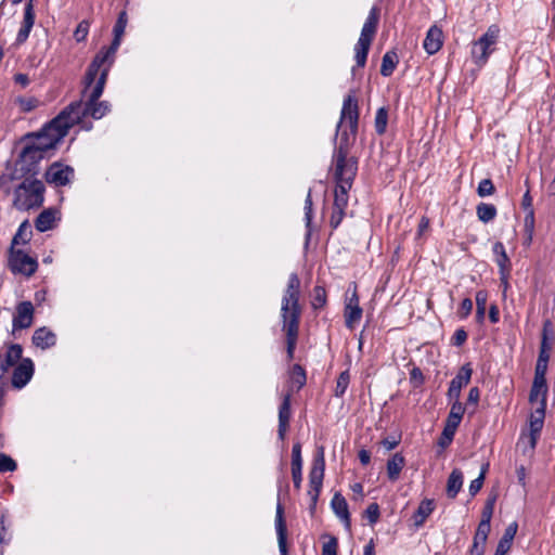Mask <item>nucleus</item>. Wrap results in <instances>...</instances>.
Returning a JSON list of instances; mask_svg holds the SVG:
<instances>
[{
    "label": "nucleus",
    "mask_w": 555,
    "mask_h": 555,
    "mask_svg": "<svg viewBox=\"0 0 555 555\" xmlns=\"http://www.w3.org/2000/svg\"><path fill=\"white\" fill-rule=\"evenodd\" d=\"M480 399V390L478 387H472L469 389L468 396H467V403L468 404H478Z\"/></svg>",
    "instance_id": "69168bd1"
},
{
    "label": "nucleus",
    "mask_w": 555,
    "mask_h": 555,
    "mask_svg": "<svg viewBox=\"0 0 555 555\" xmlns=\"http://www.w3.org/2000/svg\"><path fill=\"white\" fill-rule=\"evenodd\" d=\"M46 157L48 156L40 153V149H33L24 143V147L15 162L14 170L10 176L11 180L37 178L40 172V162Z\"/></svg>",
    "instance_id": "1a4fd4ad"
},
{
    "label": "nucleus",
    "mask_w": 555,
    "mask_h": 555,
    "mask_svg": "<svg viewBox=\"0 0 555 555\" xmlns=\"http://www.w3.org/2000/svg\"><path fill=\"white\" fill-rule=\"evenodd\" d=\"M291 400H292V392L287 391L283 396L282 403L279 408L278 437L282 441L285 439L286 431H287V428L289 425V420L292 416Z\"/></svg>",
    "instance_id": "412c9836"
},
{
    "label": "nucleus",
    "mask_w": 555,
    "mask_h": 555,
    "mask_svg": "<svg viewBox=\"0 0 555 555\" xmlns=\"http://www.w3.org/2000/svg\"><path fill=\"white\" fill-rule=\"evenodd\" d=\"M73 108L74 106L64 107L56 117L47 122L39 131L25 134L24 143L33 149H40V153L49 156L50 152L56 149L73 127V121L67 118Z\"/></svg>",
    "instance_id": "7ed1b4c3"
},
{
    "label": "nucleus",
    "mask_w": 555,
    "mask_h": 555,
    "mask_svg": "<svg viewBox=\"0 0 555 555\" xmlns=\"http://www.w3.org/2000/svg\"><path fill=\"white\" fill-rule=\"evenodd\" d=\"M488 294L486 291H478L476 293V321L482 323L486 314Z\"/></svg>",
    "instance_id": "e433bc0d"
},
{
    "label": "nucleus",
    "mask_w": 555,
    "mask_h": 555,
    "mask_svg": "<svg viewBox=\"0 0 555 555\" xmlns=\"http://www.w3.org/2000/svg\"><path fill=\"white\" fill-rule=\"evenodd\" d=\"M449 401L451 402V409L449 413L463 418L465 413V405L460 401V399H452Z\"/></svg>",
    "instance_id": "4d7b16f0"
},
{
    "label": "nucleus",
    "mask_w": 555,
    "mask_h": 555,
    "mask_svg": "<svg viewBox=\"0 0 555 555\" xmlns=\"http://www.w3.org/2000/svg\"><path fill=\"white\" fill-rule=\"evenodd\" d=\"M500 29L496 25L488 27L487 31L472 43L470 56L478 67H483L495 50Z\"/></svg>",
    "instance_id": "9d476101"
},
{
    "label": "nucleus",
    "mask_w": 555,
    "mask_h": 555,
    "mask_svg": "<svg viewBox=\"0 0 555 555\" xmlns=\"http://www.w3.org/2000/svg\"><path fill=\"white\" fill-rule=\"evenodd\" d=\"M23 348L20 344H11L4 354V359L8 363L15 365L18 361H22Z\"/></svg>",
    "instance_id": "a19ab883"
},
{
    "label": "nucleus",
    "mask_w": 555,
    "mask_h": 555,
    "mask_svg": "<svg viewBox=\"0 0 555 555\" xmlns=\"http://www.w3.org/2000/svg\"><path fill=\"white\" fill-rule=\"evenodd\" d=\"M473 310V301L470 298H464L459 309V315L461 319L467 318Z\"/></svg>",
    "instance_id": "13d9d810"
},
{
    "label": "nucleus",
    "mask_w": 555,
    "mask_h": 555,
    "mask_svg": "<svg viewBox=\"0 0 555 555\" xmlns=\"http://www.w3.org/2000/svg\"><path fill=\"white\" fill-rule=\"evenodd\" d=\"M378 22L379 10L377 7H372L361 29L360 37L354 46L356 66L351 68V75L353 77L356 76L357 68H363L366 64L367 54L376 34Z\"/></svg>",
    "instance_id": "6e6552de"
},
{
    "label": "nucleus",
    "mask_w": 555,
    "mask_h": 555,
    "mask_svg": "<svg viewBox=\"0 0 555 555\" xmlns=\"http://www.w3.org/2000/svg\"><path fill=\"white\" fill-rule=\"evenodd\" d=\"M387 124H388V109L384 106L379 107L376 111L375 122H374L376 133L379 135L384 134L387 129Z\"/></svg>",
    "instance_id": "4c0bfd02"
},
{
    "label": "nucleus",
    "mask_w": 555,
    "mask_h": 555,
    "mask_svg": "<svg viewBox=\"0 0 555 555\" xmlns=\"http://www.w3.org/2000/svg\"><path fill=\"white\" fill-rule=\"evenodd\" d=\"M325 472V455H324V447H318L317 454L313 459L312 467L309 473V487L308 495L310 498V513L314 514L317 508V503L319 500V495L323 486V478Z\"/></svg>",
    "instance_id": "9b49d317"
},
{
    "label": "nucleus",
    "mask_w": 555,
    "mask_h": 555,
    "mask_svg": "<svg viewBox=\"0 0 555 555\" xmlns=\"http://www.w3.org/2000/svg\"><path fill=\"white\" fill-rule=\"evenodd\" d=\"M275 530L278 535V544L280 555H288L287 551V527L284 519V507L281 504L280 500L276 504V513H275Z\"/></svg>",
    "instance_id": "aec40b11"
},
{
    "label": "nucleus",
    "mask_w": 555,
    "mask_h": 555,
    "mask_svg": "<svg viewBox=\"0 0 555 555\" xmlns=\"http://www.w3.org/2000/svg\"><path fill=\"white\" fill-rule=\"evenodd\" d=\"M442 30L437 26H431L426 34V37L423 41L424 50L433 55L437 53L442 47Z\"/></svg>",
    "instance_id": "393cba45"
},
{
    "label": "nucleus",
    "mask_w": 555,
    "mask_h": 555,
    "mask_svg": "<svg viewBox=\"0 0 555 555\" xmlns=\"http://www.w3.org/2000/svg\"><path fill=\"white\" fill-rule=\"evenodd\" d=\"M311 305L314 310L321 309L326 305V291L323 286H314Z\"/></svg>",
    "instance_id": "79ce46f5"
},
{
    "label": "nucleus",
    "mask_w": 555,
    "mask_h": 555,
    "mask_svg": "<svg viewBox=\"0 0 555 555\" xmlns=\"http://www.w3.org/2000/svg\"><path fill=\"white\" fill-rule=\"evenodd\" d=\"M455 433H456V430H453V429L448 428V427H443V430H442V434H441V436L439 438L438 444L441 448H447L452 442Z\"/></svg>",
    "instance_id": "5fc2aeb1"
},
{
    "label": "nucleus",
    "mask_w": 555,
    "mask_h": 555,
    "mask_svg": "<svg viewBox=\"0 0 555 555\" xmlns=\"http://www.w3.org/2000/svg\"><path fill=\"white\" fill-rule=\"evenodd\" d=\"M517 530L518 524L516 521L511 522L506 527L502 538L499 540L494 554L506 555L508 553V551L512 547L514 538L517 533Z\"/></svg>",
    "instance_id": "bb28decb"
},
{
    "label": "nucleus",
    "mask_w": 555,
    "mask_h": 555,
    "mask_svg": "<svg viewBox=\"0 0 555 555\" xmlns=\"http://www.w3.org/2000/svg\"><path fill=\"white\" fill-rule=\"evenodd\" d=\"M398 63L399 59L395 51L386 52L382 60L380 75L384 77L391 76Z\"/></svg>",
    "instance_id": "473e14b6"
},
{
    "label": "nucleus",
    "mask_w": 555,
    "mask_h": 555,
    "mask_svg": "<svg viewBox=\"0 0 555 555\" xmlns=\"http://www.w3.org/2000/svg\"><path fill=\"white\" fill-rule=\"evenodd\" d=\"M530 218H524V245L530 246L533 240L535 220H529Z\"/></svg>",
    "instance_id": "49530a36"
},
{
    "label": "nucleus",
    "mask_w": 555,
    "mask_h": 555,
    "mask_svg": "<svg viewBox=\"0 0 555 555\" xmlns=\"http://www.w3.org/2000/svg\"><path fill=\"white\" fill-rule=\"evenodd\" d=\"M15 314L12 320L13 332L28 328L34 322V306L31 301L25 300L16 305Z\"/></svg>",
    "instance_id": "dca6fc26"
},
{
    "label": "nucleus",
    "mask_w": 555,
    "mask_h": 555,
    "mask_svg": "<svg viewBox=\"0 0 555 555\" xmlns=\"http://www.w3.org/2000/svg\"><path fill=\"white\" fill-rule=\"evenodd\" d=\"M111 68L101 67L93 83L85 91H81V96L85 98V103L81 100L74 101L67 106H74L73 111L67 115L68 120L73 121V126L80 122L83 117L90 116L93 119H101L111 111V104L107 101H100L103 94L106 80ZM85 86V79L82 80Z\"/></svg>",
    "instance_id": "f03ea898"
},
{
    "label": "nucleus",
    "mask_w": 555,
    "mask_h": 555,
    "mask_svg": "<svg viewBox=\"0 0 555 555\" xmlns=\"http://www.w3.org/2000/svg\"><path fill=\"white\" fill-rule=\"evenodd\" d=\"M483 482H485V479H483L482 474H479V476L477 478H475L474 480L470 481L469 493L472 496H475L480 491Z\"/></svg>",
    "instance_id": "052dcab7"
},
{
    "label": "nucleus",
    "mask_w": 555,
    "mask_h": 555,
    "mask_svg": "<svg viewBox=\"0 0 555 555\" xmlns=\"http://www.w3.org/2000/svg\"><path fill=\"white\" fill-rule=\"evenodd\" d=\"M476 214L481 222L488 223L496 217L498 210L493 204L479 203L476 207Z\"/></svg>",
    "instance_id": "f704fd0d"
},
{
    "label": "nucleus",
    "mask_w": 555,
    "mask_h": 555,
    "mask_svg": "<svg viewBox=\"0 0 555 555\" xmlns=\"http://www.w3.org/2000/svg\"><path fill=\"white\" fill-rule=\"evenodd\" d=\"M434 509H435L434 500H431V499L423 500L412 516L414 526L416 528L422 527L425 524L428 516L434 512Z\"/></svg>",
    "instance_id": "c85d7f7f"
},
{
    "label": "nucleus",
    "mask_w": 555,
    "mask_h": 555,
    "mask_svg": "<svg viewBox=\"0 0 555 555\" xmlns=\"http://www.w3.org/2000/svg\"><path fill=\"white\" fill-rule=\"evenodd\" d=\"M410 383H411L412 387L415 389L420 388L424 385L425 376L420 367L414 366L410 371Z\"/></svg>",
    "instance_id": "603ef678"
},
{
    "label": "nucleus",
    "mask_w": 555,
    "mask_h": 555,
    "mask_svg": "<svg viewBox=\"0 0 555 555\" xmlns=\"http://www.w3.org/2000/svg\"><path fill=\"white\" fill-rule=\"evenodd\" d=\"M31 236H33V231H31V227H30V223L28 220H24L16 233L14 234L13 238H12V243H11V246L15 247L17 245H25V244H28L31 240Z\"/></svg>",
    "instance_id": "2f4dec72"
},
{
    "label": "nucleus",
    "mask_w": 555,
    "mask_h": 555,
    "mask_svg": "<svg viewBox=\"0 0 555 555\" xmlns=\"http://www.w3.org/2000/svg\"><path fill=\"white\" fill-rule=\"evenodd\" d=\"M13 190L12 206L20 211L40 208L44 203L46 186L37 178H21Z\"/></svg>",
    "instance_id": "423d86ee"
},
{
    "label": "nucleus",
    "mask_w": 555,
    "mask_h": 555,
    "mask_svg": "<svg viewBox=\"0 0 555 555\" xmlns=\"http://www.w3.org/2000/svg\"><path fill=\"white\" fill-rule=\"evenodd\" d=\"M495 501H496L495 495L489 496L487 499L486 504L482 509V513H481V520L479 521V524H483L486 527L491 528V518L493 515Z\"/></svg>",
    "instance_id": "58836bf2"
},
{
    "label": "nucleus",
    "mask_w": 555,
    "mask_h": 555,
    "mask_svg": "<svg viewBox=\"0 0 555 555\" xmlns=\"http://www.w3.org/2000/svg\"><path fill=\"white\" fill-rule=\"evenodd\" d=\"M345 325L349 330H353L354 324L362 318V308L359 305L353 307H345Z\"/></svg>",
    "instance_id": "c9c22d12"
},
{
    "label": "nucleus",
    "mask_w": 555,
    "mask_h": 555,
    "mask_svg": "<svg viewBox=\"0 0 555 555\" xmlns=\"http://www.w3.org/2000/svg\"><path fill=\"white\" fill-rule=\"evenodd\" d=\"M350 382V375L348 371H344L339 374L336 387H335V396L343 397L348 388Z\"/></svg>",
    "instance_id": "37998d69"
},
{
    "label": "nucleus",
    "mask_w": 555,
    "mask_h": 555,
    "mask_svg": "<svg viewBox=\"0 0 555 555\" xmlns=\"http://www.w3.org/2000/svg\"><path fill=\"white\" fill-rule=\"evenodd\" d=\"M490 530V527H486L483 524H478L474 535L473 545L469 550L470 555H483Z\"/></svg>",
    "instance_id": "cd10ccee"
},
{
    "label": "nucleus",
    "mask_w": 555,
    "mask_h": 555,
    "mask_svg": "<svg viewBox=\"0 0 555 555\" xmlns=\"http://www.w3.org/2000/svg\"><path fill=\"white\" fill-rule=\"evenodd\" d=\"M380 516L379 505L371 503L364 511V517L369 520L370 525H375Z\"/></svg>",
    "instance_id": "3c124183"
},
{
    "label": "nucleus",
    "mask_w": 555,
    "mask_h": 555,
    "mask_svg": "<svg viewBox=\"0 0 555 555\" xmlns=\"http://www.w3.org/2000/svg\"><path fill=\"white\" fill-rule=\"evenodd\" d=\"M90 22L88 20H82L76 27L74 31V39L76 42H83L89 34Z\"/></svg>",
    "instance_id": "a18cd8bd"
},
{
    "label": "nucleus",
    "mask_w": 555,
    "mask_h": 555,
    "mask_svg": "<svg viewBox=\"0 0 555 555\" xmlns=\"http://www.w3.org/2000/svg\"><path fill=\"white\" fill-rule=\"evenodd\" d=\"M338 541L335 537H328V541L322 546V555H337Z\"/></svg>",
    "instance_id": "864d4df0"
},
{
    "label": "nucleus",
    "mask_w": 555,
    "mask_h": 555,
    "mask_svg": "<svg viewBox=\"0 0 555 555\" xmlns=\"http://www.w3.org/2000/svg\"><path fill=\"white\" fill-rule=\"evenodd\" d=\"M128 23V16L126 11H121L118 14L117 21L113 28L114 38L108 47H103L93 57L91 63L89 64L87 72L85 74V91H88V88L95 80L96 75L99 74L101 67L112 68L116 52L120 47L122 36L125 34V29Z\"/></svg>",
    "instance_id": "20e7f679"
},
{
    "label": "nucleus",
    "mask_w": 555,
    "mask_h": 555,
    "mask_svg": "<svg viewBox=\"0 0 555 555\" xmlns=\"http://www.w3.org/2000/svg\"><path fill=\"white\" fill-rule=\"evenodd\" d=\"M11 537L8 535V528L5 526V515H1L0 517V542L1 543H8L10 541Z\"/></svg>",
    "instance_id": "680f3d73"
},
{
    "label": "nucleus",
    "mask_w": 555,
    "mask_h": 555,
    "mask_svg": "<svg viewBox=\"0 0 555 555\" xmlns=\"http://www.w3.org/2000/svg\"><path fill=\"white\" fill-rule=\"evenodd\" d=\"M300 280L298 274L293 272L288 276L287 286L281 302V319L283 331L286 333V354L287 360L294 359V353L298 340L299 322L301 317Z\"/></svg>",
    "instance_id": "f257e3e1"
},
{
    "label": "nucleus",
    "mask_w": 555,
    "mask_h": 555,
    "mask_svg": "<svg viewBox=\"0 0 555 555\" xmlns=\"http://www.w3.org/2000/svg\"><path fill=\"white\" fill-rule=\"evenodd\" d=\"M17 468L16 462L5 453H0V473L14 472Z\"/></svg>",
    "instance_id": "8fccbe9b"
},
{
    "label": "nucleus",
    "mask_w": 555,
    "mask_h": 555,
    "mask_svg": "<svg viewBox=\"0 0 555 555\" xmlns=\"http://www.w3.org/2000/svg\"><path fill=\"white\" fill-rule=\"evenodd\" d=\"M550 354H544V351H540L535 364L534 376L545 377L547 371V364Z\"/></svg>",
    "instance_id": "c03bdc74"
},
{
    "label": "nucleus",
    "mask_w": 555,
    "mask_h": 555,
    "mask_svg": "<svg viewBox=\"0 0 555 555\" xmlns=\"http://www.w3.org/2000/svg\"><path fill=\"white\" fill-rule=\"evenodd\" d=\"M8 267L12 273L29 278L37 271L38 261L24 250L10 246Z\"/></svg>",
    "instance_id": "f8f14e48"
},
{
    "label": "nucleus",
    "mask_w": 555,
    "mask_h": 555,
    "mask_svg": "<svg viewBox=\"0 0 555 555\" xmlns=\"http://www.w3.org/2000/svg\"><path fill=\"white\" fill-rule=\"evenodd\" d=\"M405 465L404 456L401 453H395L387 461V476L389 480L397 481L400 477V473Z\"/></svg>",
    "instance_id": "c756f323"
},
{
    "label": "nucleus",
    "mask_w": 555,
    "mask_h": 555,
    "mask_svg": "<svg viewBox=\"0 0 555 555\" xmlns=\"http://www.w3.org/2000/svg\"><path fill=\"white\" fill-rule=\"evenodd\" d=\"M467 332L463 327H460L454 332L451 338V344L453 346L461 347L467 340Z\"/></svg>",
    "instance_id": "6e6d98bb"
},
{
    "label": "nucleus",
    "mask_w": 555,
    "mask_h": 555,
    "mask_svg": "<svg viewBox=\"0 0 555 555\" xmlns=\"http://www.w3.org/2000/svg\"><path fill=\"white\" fill-rule=\"evenodd\" d=\"M35 373V365L30 358H24L22 361L15 366L12 374V386L22 389L25 387L30 379L33 378Z\"/></svg>",
    "instance_id": "a211bd4d"
},
{
    "label": "nucleus",
    "mask_w": 555,
    "mask_h": 555,
    "mask_svg": "<svg viewBox=\"0 0 555 555\" xmlns=\"http://www.w3.org/2000/svg\"><path fill=\"white\" fill-rule=\"evenodd\" d=\"M473 374V370L470 367V364H464L455 377L452 378L449 385V389L447 392V397L449 400L452 399H460L461 390L463 387L467 386L470 382Z\"/></svg>",
    "instance_id": "6ab92c4d"
},
{
    "label": "nucleus",
    "mask_w": 555,
    "mask_h": 555,
    "mask_svg": "<svg viewBox=\"0 0 555 555\" xmlns=\"http://www.w3.org/2000/svg\"><path fill=\"white\" fill-rule=\"evenodd\" d=\"M532 202L533 199L530 195V191L527 190L521 199V207L526 211L525 218H530L529 220H535Z\"/></svg>",
    "instance_id": "de8ad7c7"
},
{
    "label": "nucleus",
    "mask_w": 555,
    "mask_h": 555,
    "mask_svg": "<svg viewBox=\"0 0 555 555\" xmlns=\"http://www.w3.org/2000/svg\"><path fill=\"white\" fill-rule=\"evenodd\" d=\"M495 192L494 184L491 179H482L477 188V194L480 197L490 196Z\"/></svg>",
    "instance_id": "09e8293b"
},
{
    "label": "nucleus",
    "mask_w": 555,
    "mask_h": 555,
    "mask_svg": "<svg viewBox=\"0 0 555 555\" xmlns=\"http://www.w3.org/2000/svg\"><path fill=\"white\" fill-rule=\"evenodd\" d=\"M348 140L347 131L343 130L339 144L334 149L333 166L336 185L351 188L358 172V160L353 156L348 157Z\"/></svg>",
    "instance_id": "0eeeda50"
},
{
    "label": "nucleus",
    "mask_w": 555,
    "mask_h": 555,
    "mask_svg": "<svg viewBox=\"0 0 555 555\" xmlns=\"http://www.w3.org/2000/svg\"><path fill=\"white\" fill-rule=\"evenodd\" d=\"M489 319L491 323L495 324L500 321V311L496 305H491L489 308Z\"/></svg>",
    "instance_id": "338daca9"
},
{
    "label": "nucleus",
    "mask_w": 555,
    "mask_h": 555,
    "mask_svg": "<svg viewBox=\"0 0 555 555\" xmlns=\"http://www.w3.org/2000/svg\"><path fill=\"white\" fill-rule=\"evenodd\" d=\"M74 178V168L60 162L52 163L44 172L46 182L56 188L70 184Z\"/></svg>",
    "instance_id": "4468645a"
},
{
    "label": "nucleus",
    "mask_w": 555,
    "mask_h": 555,
    "mask_svg": "<svg viewBox=\"0 0 555 555\" xmlns=\"http://www.w3.org/2000/svg\"><path fill=\"white\" fill-rule=\"evenodd\" d=\"M463 486V473L459 468H454L449 475L447 482V494L450 499H454L461 491Z\"/></svg>",
    "instance_id": "7c9ffc66"
},
{
    "label": "nucleus",
    "mask_w": 555,
    "mask_h": 555,
    "mask_svg": "<svg viewBox=\"0 0 555 555\" xmlns=\"http://www.w3.org/2000/svg\"><path fill=\"white\" fill-rule=\"evenodd\" d=\"M305 220H306V244H308L311 235V222H312V198H311V190H309L308 195L305 199Z\"/></svg>",
    "instance_id": "ea45409f"
},
{
    "label": "nucleus",
    "mask_w": 555,
    "mask_h": 555,
    "mask_svg": "<svg viewBox=\"0 0 555 555\" xmlns=\"http://www.w3.org/2000/svg\"><path fill=\"white\" fill-rule=\"evenodd\" d=\"M495 262H496V264L499 267V273H501V272H511L512 264H511V260H509L507 254L503 255L501 257H496L495 258Z\"/></svg>",
    "instance_id": "bf43d9fd"
},
{
    "label": "nucleus",
    "mask_w": 555,
    "mask_h": 555,
    "mask_svg": "<svg viewBox=\"0 0 555 555\" xmlns=\"http://www.w3.org/2000/svg\"><path fill=\"white\" fill-rule=\"evenodd\" d=\"M35 0H28L24 8V15L21 28L17 31L14 44L16 47L22 46L29 38L30 31L35 25L36 13H35Z\"/></svg>",
    "instance_id": "f3484780"
},
{
    "label": "nucleus",
    "mask_w": 555,
    "mask_h": 555,
    "mask_svg": "<svg viewBox=\"0 0 555 555\" xmlns=\"http://www.w3.org/2000/svg\"><path fill=\"white\" fill-rule=\"evenodd\" d=\"M547 385L545 377L534 376L529 393V402L537 403L535 409L529 417V446L531 450L535 449L544 425L546 411Z\"/></svg>",
    "instance_id": "39448f33"
},
{
    "label": "nucleus",
    "mask_w": 555,
    "mask_h": 555,
    "mask_svg": "<svg viewBox=\"0 0 555 555\" xmlns=\"http://www.w3.org/2000/svg\"><path fill=\"white\" fill-rule=\"evenodd\" d=\"M358 457L360 463L364 466L369 465L371 462V453L365 449L359 451Z\"/></svg>",
    "instance_id": "774afa93"
},
{
    "label": "nucleus",
    "mask_w": 555,
    "mask_h": 555,
    "mask_svg": "<svg viewBox=\"0 0 555 555\" xmlns=\"http://www.w3.org/2000/svg\"><path fill=\"white\" fill-rule=\"evenodd\" d=\"M331 507L334 514L344 522L345 527L349 530L351 526L350 513L348 503L340 492H336L331 501Z\"/></svg>",
    "instance_id": "b1692460"
},
{
    "label": "nucleus",
    "mask_w": 555,
    "mask_h": 555,
    "mask_svg": "<svg viewBox=\"0 0 555 555\" xmlns=\"http://www.w3.org/2000/svg\"><path fill=\"white\" fill-rule=\"evenodd\" d=\"M462 422V417H457L451 413H449L444 427L451 428L453 430H456Z\"/></svg>",
    "instance_id": "e2e57ef3"
},
{
    "label": "nucleus",
    "mask_w": 555,
    "mask_h": 555,
    "mask_svg": "<svg viewBox=\"0 0 555 555\" xmlns=\"http://www.w3.org/2000/svg\"><path fill=\"white\" fill-rule=\"evenodd\" d=\"M33 344L42 350L49 349L56 344V335L46 326L39 327L34 332Z\"/></svg>",
    "instance_id": "a878e982"
},
{
    "label": "nucleus",
    "mask_w": 555,
    "mask_h": 555,
    "mask_svg": "<svg viewBox=\"0 0 555 555\" xmlns=\"http://www.w3.org/2000/svg\"><path fill=\"white\" fill-rule=\"evenodd\" d=\"M350 189L351 188L344 185L335 186L333 210L330 218V225L333 230L340 225L344 217L346 216V209L349 201L348 192Z\"/></svg>",
    "instance_id": "2eb2a0df"
},
{
    "label": "nucleus",
    "mask_w": 555,
    "mask_h": 555,
    "mask_svg": "<svg viewBox=\"0 0 555 555\" xmlns=\"http://www.w3.org/2000/svg\"><path fill=\"white\" fill-rule=\"evenodd\" d=\"M291 467L294 487L298 490L300 489L302 481V456L300 442H295L293 444Z\"/></svg>",
    "instance_id": "5701e85b"
},
{
    "label": "nucleus",
    "mask_w": 555,
    "mask_h": 555,
    "mask_svg": "<svg viewBox=\"0 0 555 555\" xmlns=\"http://www.w3.org/2000/svg\"><path fill=\"white\" fill-rule=\"evenodd\" d=\"M292 388L301 389L307 382L306 371L300 364H294L289 372Z\"/></svg>",
    "instance_id": "72a5a7b5"
},
{
    "label": "nucleus",
    "mask_w": 555,
    "mask_h": 555,
    "mask_svg": "<svg viewBox=\"0 0 555 555\" xmlns=\"http://www.w3.org/2000/svg\"><path fill=\"white\" fill-rule=\"evenodd\" d=\"M399 443H400V438H396V437H386L382 440L383 447L388 451L397 448V446Z\"/></svg>",
    "instance_id": "0e129e2a"
},
{
    "label": "nucleus",
    "mask_w": 555,
    "mask_h": 555,
    "mask_svg": "<svg viewBox=\"0 0 555 555\" xmlns=\"http://www.w3.org/2000/svg\"><path fill=\"white\" fill-rule=\"evenodd\" d=\"M61 219V212L55 207L43 209L35 219V228L39 232H47L55 227Z\"/></svg>",
    "instance_id": "4be33fe9"
},
{
    "label": "nucleus",
    "mask_w": 555,
    "mask_h": 555,
    "mask_svg": "<svg viewBox=\"0 0 555 555\" xmlns=\"http://www.w3.org/2000/svg\"><path fill=\"white\" fill-rule=\"evenodd\" d=\"M343 122H348L352 135L357 134L359 122V105L354 92H350L344 99L340 119L337 124L336 137L338 135V131Z\"/></svg>",
    "instance_id": "ddd939ff"
}]
</instances>
